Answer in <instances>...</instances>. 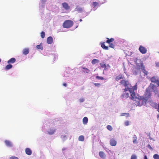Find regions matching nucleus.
Masks as SVG:
<instances>
[{
    "label": "nucleus",
    "instance_id": "43",
    "mask_svg": "<svg viewBox=\"0 0 159 159\" xmlns=\"http://www.w3.org/2000/svg\"><path fill=\"white\" fill-rule=\"evenodd\" d=\"M47 0H42V2L43 3H44L45 2H46Z\"/></svg>",
    "mask_w": 159,
    "mask_h": 159
},
{
    "label": "nucleus",
    "instance_id": "51",
    "mask_svg": "<svg viewBox=\"0 0 159 159\" xmlns=\"http://www.w3.org/2000/svg\"><path fill=\"white\" fill-rule=\"evenodd\" d=\"M1 59H0V62H1Z\"/></svg>",
    "mask_w": 159,
    "mask_h": 159
},
{
    "label": "nucleus",
    "instance_id": "46",
    "mask_svg": "<svg viewBox=\"0 0 159 159\" xmlns=\"http://www.w3.org/2000/svg\"><path fill=\"white\" fill-rule=\"evenodd\" d=\"M103 78L102 77H100V80H103Z\"/></svg>",
    "mask_w": 159,
    "mask_h": 159
},
{
    "label": "nucleus",
    "instance_id": "11",
    "mask_svg": "<svg viewBox=\"0 0 159 159\" xmlns=\"http://www.w3.org/2000/svg\"><path fill=\"white\" fill-rule=\"evenodd\" d=\"M53 39L51 36H49L47 39V43L48 44H51L52 43Z\"/></svg>",
    "mask_w": 159,
    "mask_h": 159
},
{
    "label": "nucleus",
    "instance_id": "8",
    "mask_svg": "<svg viewBox=\"0 0 159 159\" xmlns=\"http://www.w3.org/2000/svg\"><path fill=\"white\" fill-rule=\"evenodd\" d=\"M158 80V79L157 77L155 76H153L150 78V80L151 81V82L155 84L156 83H157V82Z\"/></svg>",
    "mask_w": 159,
    "mask_h": 159
},
{
    "label": "nucleus",
    "instance_id": "35",
    "mask_svg": "<svg viewBox=\"0 0 159 159\" xmlns=\"http://www.w3.org/2000/svg\"><path fill=\"white\" fill-rule=\"evenodd\" d=\"M10 159H19L18 158L15 156H12L10 158Z\"/></svg>",
    "mask_w": 159,
    "mask_h": 159
},
{
    "label": "nucleus",
    "instance_id": "36",
    "mask_svg": "<svg viewBox=\"0 0 159 159\" xmlns=\"http://www.w3.org/2000/svg\"><path fill=\"white\" fill-rule=\"evenodd\" d=\"M141 67L142 71L143 70V69H145V67L143 64H141Z\"/></svg>",
    "mask_w": 159,
    "mask_h": 159
},
{
    "label": "nucleus",
    "instance_id": "50",
    "mask_svg": "<svg viewBox=\"0 0 159 159\" xmlns=\"http://www.w3.org/2000/svg\"><path fill=\"white\" fill-rule=\"evenodd\" d=\"M79 21L80 22L82 21V20L81 19H80L79 20Z\"/></svg>",
    "mask_w": 159,
    "mask_h": 159
},
{
    "label": "nucleus",
    "instance_id": "42",
    "mask_svg": "<svg viewBox=\"0 0 159 159\" xmlns=\"http://www.w3.org/2000/svg\"><path fill=\"white\" fill-rule=\"evenodd\" d=\"M156 84H157V85L159 86V79L158 80Z\"/></svg>",
    "mask_w": 159,
    "mask_h": 159
},
{
    "label": "nucleus",
    "instance_id": "44",
    "mask_svg": "<svg viewBox=\"0 0 159 159\" xmlns=\"http://www.w3.org/2000/svg\"><path fill=\"white\" fill-rule=\"evenodd\" d=\"M63 85L65 87H66L67 86V84L66 83H64L63 84Z\"/></svg>",
    "mask_w": 159,
    "mask_h": 159
},
{
    "label": "nucleus",
    "instance_id": "3",
    "mask_svg": "<svg viewBox=\"0 0 159 159\" xmlns=\"http://www.w3.org/2000/svg\"><path fill=\"white\" fill-rule=\"evenodd\" d=\"M137 89V84L136 83L134 86H131L130 85L129 87H128L127 88H125L123 89L125 91H127L129 90L130 93H131V99H134L136 96V94L134 92L135 90H136Z\"/></svg>",
    "mask_w": 159,
    "mask_h": 159
},
{
    "label": "nucleus",
    "instance_id": "13",
    "mask_svg": "<svg viewBox=\"0 0 159 159\" xmlns=\"http://www.w3.org/2000/svg\"><path fill=\"white\" fill-rule=\"evenodd\" d=\"M29 49L26 48L23 49V54L24 55H27L29 53Z\"/></svg>",
    "mask_w": 159,
    "mask_h": 159
},
{
    "label": "nucleus",
    "instance_id": "20",
    "mask_svg": "<svg viewBox=\"0 0 159 159\" xmlns=\"http://www.w3.org/2000/svg\"><path fill=\"white\" fill-rule=\"evenodd\" d=\"M12 67V65L10 64L7 65L5 67V69L6 70H8Z\"/></svg>",
    "mask_w": 159,
    "mask_h": 159
},
{
    "label": "nucleus",
    "instance_id": "32",
    "mask_svg": "<svg viewBox=\"0 0 159 159\" xmlns=\"http://www.w3.org/2000/svg\"><path fill=\"white\" fill-rule=\"evenodd\" d=\"M76 11H78L81 12L82 11V8L80 7H77L76 8Z\"/></svg>",
    "mask_w": 159,
    "mask_h": 159
},
{
    "label": "nucleus",
    "instance_id": "7",
    "mask_svg": "<svg viewBox=\"0 0 159 159\" xmlns=\"http://www.w3.org/2000/svg\"><path fill=\"white\" fill-rule=\"evenodd\" d=\"M63 7L66 10H68L70 8V6L68 5V4L66 2H63L62 4Z\"/></svg>",
    "mask_w": 159,
    "mask_h": 159
},
{
    "label": "nucleus",
    "instance_id": "1",
    "mask_svg": "<svg viewBox=\"0 0 159 159\" xmlns=\"http://www.w3.org/2000/svg\"><path fill=\"white\" fill-rule=\"evenodd\" d=\"M151 93L150 90L149 88H147L144 94V97L141 96H139L138 97L135 96L134 99H132L135 101L134 104L136 106L141 107L143 105H146V102L150 97Z\"/></svg>",
    "mask_w": 159,
    "mask_h": 159
},
{
    "label": "nucleus",
    "instance_id": "18",
    "mask_svg": "<svg viewBox=\"0 0 159 159\" xmlns=\"http://www.w3.org/2000/svg\"><path fill=\"white\" fill-rule=\"evenodd\" d=\"M153 104V107H154L157 109V111L159 112V103H158V104L156 103H154Z\"/></svg>",
    "mask_w": 159,
    "mask_h": 159
},
{
    "label": "nucleus",
    "instance_id": "24",
    "mask_svg": "<svg viewBox=\"0 0 159 159\" xmlns=\"http://www.w3.org/2000/svg\"><path fill=\"white\" fill-rule=\"evenodd\" d=\"M36 48L38 49H40L41 50L43 49L42 45L41 43L39 45H37L36 46Z\"/></svg>",
    "mask_w": 159,
    "mask_h": 159
},
{
    "label": "nucleus",
    "instance_id": "28",
    "mask_svg": "<svg viewBox=\"0 0 159 159\" xmlns=\"http://www.w3.org/2000/svg\"><path fill=\"white\" fill-rule=\"evenodd\" d=\"M82 68L84 70V72H85L86 73H88L89 71V70L87 68H85V67H82Z\"/></svg>",
    "mask_w": 159,
    "mask_h": 159
},
{
    "label": "nucleus",
    "instance_id": "30",
    "mask_svg": "<svg viewBox=\"0 0 159 159\" xmlns=\"http://www.w3.org/2000/svg\"><path fill=\"white\" fill-rule=\"evenodd\" d=\"M153 158L154 159H159V155L157 154H155L153 155Z\"/></svg>",
    "mask_w": 159,
    "mask_h": 159
},
{
    "label": "nucleus",
    "instance_id": "48",
    "mask_svg": "<svg viewBox=\"0 0 159 159\" xmlns=\"http://www.w3.org/2000/svg\"><path fill=\"white\" fill-rule=\"evenodd\" d=\"M157 117L158 118L159 117V114H158L157 116Z\"/></svg>",
    "mask_w": 159,
    "mask_h": 159
},
{
    "label": "nucleus",
    "instance_id": "14",
    "mask_svg": "<svg viewBox=\"0 0 159 159\" xmlns=\"http://www.w3.org/2000/svg\"><path fill=\"white\" fill-rule=\"evenodd\" d=\"M16 61V59L15 58H12L7 61V63L9 64L14 63Z\"/></svg>",
    "mask_w": 159,
    "mask_h": 159
},
{
    "label": "nucleus",
    "instance_id": "23",
    "mask_svg": "<svg viewBox=\"0 0 159 159\" xmlns=\"http://www.w3.org/2000/svg\"><path fill=\"white\" fill-rule=\"evenodd\" d=\"M100 157L103 158H104L106 157V155L103 152H100Z\"/></svg>",
    "mask_w": 159,
    "mask_h": 159
},
{
    "label": "nucleus",
    "instance_id": "45",
    "mask_svg": "<svg viewBox=\"0 0 159 159\" xmlns=\"http://www.w3.org/2000/svg\"><path fill=\"white\" fill-rule=\"evenodd\" d=\"M144 159H148L146 155H145L144 157Z\"/></svg>",
    "mask_w": 159,
    "mask_h": 159
},
{
    "label": "nucleus",
    "instance_id": "33",
    "mask_svg": "<svg viewBox=\"0 0 159 159\" xmlns=\"http://www.w3.org/2000/svg\"><path fill=\"white\" fill-rule=\"evenodd\" d=\"M131 159H137V157L135 155H133L131 156Z\"/></svg>",
    "mask_w": 159,
    "mask_h": 159
},
{
    "label": "nucleus",
    "instance_id": "5",
    "mask_svg": "<svg viewBox=\"0 0 159 159\" xmlns=\"http://www.w3.org/2000/svg\"><path fill=\"white\" fill-rule=\"evenodd\" d=\"M120 83L126 88L129 87V86L130 85L129 81L125 80H121Z\"/></svg>",
    "mask_w": 159,
    "mask_h": 159
},
{
    "label": "nucleus",
    "instance_id": "34",
    "mask_svg": "<svg viewBox=\"0 0 159 159\" xmlns=\"http://www.w3.org/2000/svg\"><path fill=\"white\" fill-rule=\"evenodd\" d=\"M142 72L145 75H147L148 74V72L146 71L145 69H143V70H142Z\"/></svg>",
    "mask_w": 159,
    "mask_h": 159
},
{
    "label": "nucleus",
    "instance_id": "12",
    "mask_svg": "<svg viewBox=\"0 0 159 159\" xmlns=\"http://www.w3.org/2000/svg\"><path fill=\"white\" fill-rule=\"evenodd\" d=\"M25 152L26 153L29 155H30L32 154V151L29 148H26L25 150Z\"/></svg>",
    "mask_w": 159,
    "mask_h": 159
},
{
    "label": "nucleus",
    "instance_id": "9",
    "mask_svg": "<svg viewBox=\"0 0 159 159\" xmlns=\"http://www.w3.org/2000/svg\"><path fill=\"white\" fill-rule=\"evenodd\" d=\"M126 91L124 90L123 93L121 96V98H127L129 97V93L126 92Z\"/></svg>",
    "mask_w": 159,
    "mask_h": 159
},
{
    "label": "nucleus",
    "instance_id": "38",
    "mask_svg": "<svg viewBox=\"0 0 159 159\" xmlns=\"http://www.w3.org/2000/svg\"><path fill=\"white\" fill-rule=\"evenodd\" d=\"M125 125L126 126H128L129 125V121H126L125 123Z\"/></svg>",
    "mask_w": 159,
    "mask_h": 159
},
{
    "label": "nucleus",
    "instance_id": "37",
    "mask_svg": "<svg viewBox=\"0 0 159 159\" xmlns=\"http://www.w3.org/2000/svg\"><path fill=\"white\" fill-rule=\"evenodd\" d=\"M98 4V3L96 2H93V5L94 7H96Z\"/></svg>",
    "mask_w": 159,
    "mask_h": 159
},
{
    "label": "nucleus",
    "instance_id": "15",
    "mask_svg": "<svg viewBox=\"0 0 159 159\" xmlns=\"http://www.w3.org/2000/svg\"><path fill=\"white\" fill-rule=\"evenodd\" d=\"M55 131V130L52 128H50L48 131V133L49 134L52 135L53 134Z\"/></svg>",
    "mask_w": 159,
    "mask_h": 159
},
{
    "label": "nucleus",
    "instance_id": "26",
    "mask_svg": "<svg viewBox=\"0 0 159 159\" xmlns=\"http://www.w3.org/2000/svg\"><path fill=\"white\" fill-rule=\"evenodd\" d=\"M100 65L101 67L104 69V70H105L107 69V66L105 64L101 63Z\"/></svg>",
    "mask_w": 159,
    "mask_h": 159
},
{
    "label": "nucleus",
    "instance_id": "41",
    "mask_svg": "<svg viewBox=\"0 0 159 159\" xmlns=\"http://www.w3.org/2000/svg\"><path fill=\"white\" fill-rule=\"evenodd\" d=\"M148 147L149 148H150V149H152V148L151 147V146L150 145H148Z\"/></svg>",
    "mask_w": 159,
    "mask_h": 159
},
{
    "label": "nucleus",
    "instance_id": "6",
    "mask_svg": "<svg viewBox=\"0 0 159 159\" xmlns=\"http://www.w3.org/2000/svg\"><path fill=\"white\" fill-rule=\"evenodd\" d=\"M140 52L143 54H145L147 52L146 48L142 45H140L139 48Z\"/></svg>",
    "mask_w": 159,
    "mask_h": 159
},
{
    "label": "nucleus",
    "instance_id": "2",
    "mask_svg": "<svg viewBox=\"0 0 159 159\" xmlns=\"http://www.w3.org/2000/svg\"><path fill=\"white\" fill-rule=\"evenodd\" d=\"M107 40L106 42L109 44V47L107 46L104 44V43H102L101 44V47L104 49L108 50L109 49V47L114 49L115 47V45L113 42L114 41V39L113 38L109 39L107 38Z\"/></svg>",
    "mask_w": 159,
    "mask_h": 159
},
{
    "label": "nucleus",
    "instance_id": "47",
    "mask_svg": "<svg viewBox=\"0 0 159 159\" xmlns=\"http://www.w3.org/2000/svg\"><path fill=\"white\" fill-rule=\"evenodd\" d=\"M96 78L98 79H99V76H97L96 77Z\"/></svg>",
    "mask_w": 159,
    "mask_h": 159
},
{
    "label": "nucleus",
    "instance_id": "17",
    "mask_svg": "<svg viewBox=\"0 0 159 159\" xmlns=\"http://www.w3.org/2000/svg\"><path fill=\"white\" fill-rule=\"evenodd\" d=\"M137 139L136 136L134 135L133 137V142L134 144H136L138 143Z\"/></svg>",
    "mask_w": 159,
    "mask_h": 159
},
{
    "label": "nucleus",
    "instance_id": "22",
    "mask_svg": "<svg viewBox=\"0 0 159 159\" xmlns=\"http://www.w3.org/2000/svg\"><path fill=\"white\" fill-rule=\"evenodd\" d=\"M78 140L80 141H84V136L80 135L79 136Z\"/></svg>",
    "mask_w": 159,
    "mask_h": 159
},
{
    "label": "nucleus",
    "instance_id": "27",
    "mask_svg": "<svg viewBox=\"0 0 159 159\" xmlns=\"http://www.w3.org/2000/svg\"><path fill=\"white\" fill-rule=\"evenodd\" d=\"M121 116H126L127 117H129V113H122L120 115Z\"/></svg>",
    "mask_w": 159,
    "mask_h": 159
},
{
    "label": "nucleus",
    "instance_id": "21",
    "mask_svg": "<svg viewBox=\"0 0 159 159\" xmlns=\"http://www.w3.org/2000/svg\"><path fill=\"white\" fill-rule=\"evenodd\" d=\"M123 77L121 75H119L118 76L116 77L115 79L117 81H118L119 80L123 79Z\"/></svg>",
    "mask_w": 159,
    "mask_h": 159
},
{
    "label": "nucleus",
    "instance_id": "40",
    "mask_svg": "<svg viewBox=\"0 0 159 159\" xmlns=\"http://www.w3.org/2000/svg\"><path fill=\"white\" fill-rule=\"evenodd\" d=\"M94 84L96 86H98L99 85V83H94Z\"/></svg>",
    "mask_w": 159,
    "mask_h": 159
},
{
    "label": "nucleus",
    "instance_id": "49",
    "mask_svg": "<svg viewBox=\"0 0 159 159\" xmlns=\"http://www.w3.org/2000/svg\"><path fill=\"white\" fill-rule=\"evenodd\" d=\"M107 67H110V66L109 65H107V66H106Z\"/></svg>",
    "mask_w": 159,
    "mask_h": 159
},
{
    "label": "nucleus",
    "instance_id": "39",
    "mask_svg": "<svg viewBox=\"0 0 159 159\" xmlns=\"http://www.w3.org/2000/svg\"><path fill=\"white\" fill-rule=\"evenodd\" d=\"M84 101V99L83 98H81L79 99V101L80 102H83Z\"/></svg>",
    "mask_w": 159,
    "mask_h": 159
},
{
    "label": "nucleus",
    "instance_id": "25",
    "mask_svg": "<svg viewBox=\"0 0 159 159\" xmlns=\"http://www.w3.org/2000/svg\"><path fill=\"white\" fill-rule=\"evenodd\" d=\"M98 61H99V60H98L96 59H94L92 60V63L93 64H96V63H98Z\"/></svg>",
    "mask_w": 159,
    "mask_h": 159
},
{
    "label": "nucleus",
    "instance_id": "31",
    "mask_svg": "<svg viewBox=\"0 0 159 159\" xmlns=\"http://www.w3.org/2000/svg\"><path fill=\"white\" fill-rule=\"evenodd\" d=\"M45 34L43 31H42L41 33V36L42 38H44L45 37Z\"/></svg>",
    "mask_w": 159,
    "mask_h": 159
},
{
    "label": "nucleus",
    "instance_id": "4",
    "mask_svg": "<svg viewBox=\"0 0 159 159\" xmlns=\"http://www.w3.org/2000/svg\"><path fill=\"white\" fill-rule=\"evenodd\" d=\"M73 22L70 20H66L63 22L62 26L64 28H69L73 25Z\"/></svg>",
    "mask_w": 159,
    "mask_h": 159
},
{
    "label": "nucleus",
    "instance_id": "19",
    "mask_svg": "<svg viewBox=\"0 0 159 159\" xmlns=\"http://www.w3.org/2000/svg\"><path fill=\"white\" fill-rule=\"evenodd\" d=\"M88 121V119L87 117H84L83 119V123L84 125H86L87 124Z\"/></svg>",
    "mask_w": 159,
    "mask_h": 159
},
{
    "label": "nucleus",
    "instance_id": "16",
    "mask_svg": "<svg viewBox=\"0 0 159 159\" xmlns=\"http://www.w3.org/2000/svg\"><path fill=\"white\" fill-rule=\"evenodd\" d=\"M6 145L9 147H12V145L11 143L9 140H6L5 141Z\"/></svg>",
    "mask_w": 159,
    "mask_h": 159
},
{
    "label": "nucleus",
    "instance_id": "29",
    "mask_svg": "<svg viewBox=\"0 0 159 159\" xmlns=\"http://www.w3.org/2000/svg\"><path fill=\"white\" fill-rule=\"evenodd\" d=\"M107 129L110 131H111L113 129L112 127L110 125H108L107 126Z\"/></svg>",
    "mask_w": 159,
    "mask_h": 159
},
{
    "label": "nucleus",
    "instance_id": "10",
    "mask_svg": "<svg viewBox=\"0 0 159 159\" xmlns=\"http://www.w3.org/2000/svg\"><path fill=\"white\" fill-rule=\"evenodd\" d=\"M117 144L116 141L114 139H112L110 140V144L112 146H115Z\"/></svg>",
    "mask_w": 159,
    "mask_h": 159
}]
</instances>
